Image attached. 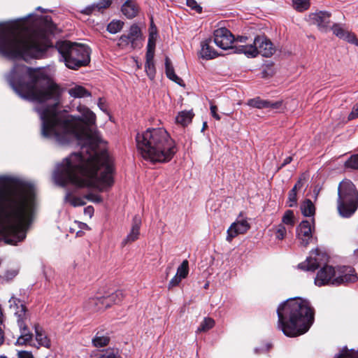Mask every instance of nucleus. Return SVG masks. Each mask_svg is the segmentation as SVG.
Instances as JSON below:
<instances>
[{
  "mask_svg": "<svg viewBox=\"0 0 358 358\" xmlns=\"http://www.w3.org/2000/svg\"><path fill=\"white\" fill-rule=\"evenodd\" d=\"M293 6L298 11L307 10L310 6L309 0H292Z\"/></svg>",
  "mask_w": 358,
  "mask_h": 358,
  "instance_id": "nucleus-38",
  "label": "nucleus"
},
{
  "mask_svg": "<svg viewBox=\"0 0 358 358\" xmlns=\"http://www.w3.org/2000/svg\"><path fill=\"white\" fill-rule=\"evenodd\" d=\"M130 44L131 45V41L129 39L127 35H122L119 38L118 45L120 46L126 47Z\"/></svg>",
  "mask_w": 358,
  "mask_h": 358,
  "instance_id": "nucleus-47",
  "label": "nucleus"
},
{
  "mask_svg": "<svg viewBox=\"0 0 358 358\" xmlns=\"http://www.w3.org/2000/svg\"><path fill=\"white\" fill-rule=\"evenodd\" d=\"M122 14L129 19L135 17L139 12V6L135 0H126L122 5Z\"/></svg>",
  "mask_w": 358,
  "mask_h": 358,
  "instance_id": "nucleus-20",
  "label": "nucleus"
},
{
  "mask_svg": "<svg viewBox=\"0 0 358 358\" xmlns=\"http://www.w3.org/2000/svg\"><path fill=\"white\" fill-rule=\"evenodd\" d=\"M207 127V123L206 122H203V128H202V131Z\"/></svg>",
  "mask_w": 358,
  "mask_h": 358,
  "instance_id": "nucleus-61",
  "label": "nucleus"
},
{
  "mask_svg": "<svg viewBox=\"0 0 358 358\" xmlns=\"http://www.w3.org/2000/svg\"><path fill=\"white\" fill-rule=\"evenodd\" d=\"M271 230L273 231L277 240L282 241L286 236L287 229L282 224L273 226Z\"/></svg>",
  "mask_w": 358,
  "mask_h": 358,
  "instance_id": "nucleus-35",
  "label": "nucleus"
},
{
  "mask_svg": "<svg viewBox=\"0 0 358 358\" xmlns=\"http://www.w3.org/2000/svg\"><path fill=\"white\" fill-rule=\"evenodd\" d=\"M13 182L8 176H0V236L8 244L16 245L26 237V230L34 212L35 189L20 183L7 189Z\"/></svg>",
  "mask_w": 358,
  "mask_h": 358,
  "instance_id": "nucleus-2",
  "label": "nucleus"
},
{
  "mask_svg": "<svg viewBox=\"0 0 358 358\" xmlns=\"http://www.w3.org/2000/svg\"><path fill=\"white\" fill-rule=\"evenodd\" d=\"M155 47H148L147 46V52H146V62H154V55H155Z\"/></svg>",
  "mask_w": 358,
  "mask_h": 358,
  "instance_id": "nucleus-48",
  "label": "nucleus"
},
{
  "mask_svg": "<svg viewBox=\"0 0 358 358\" xmlns=\"http://www.w3.org/2000/svg\"><path fill=\"white\" fill-rule=\"evenodd\" d=\"M142 157L152 163H166L177 152L175 141L164 128H149L136 137Z\"/></svg>",
  "mask_w": 358,
  "mask_h": 358,
  "instance_id": "nucleus-5",
  "label": "nucleus"
},
{
  "mask_svg": "<svg viewBox=\"0 0 358 358\" xmlns=\"http://www.w3.org/2000/svg\"><path fill=\"white\" fill-rule=\"evenodd\" d=\"M315 228V220H303L296 228V237L300 245L306 247L313 239V231Z\"/></svg>",
  "mask_w": 358,
  "mask_h": 358,
  "instance_id": "nucleus-10",
  "label": "nucleus"
},
{
  "mask_svg": "<svg viewBox=\"0 0 358 358\" xmlns=\"http://www.w3.org/2000/svg\"><path fill=\"white\" fill-rule=\"evenodd\" d=\"M85 198L73 196L71 193L67 192L65 196V201L69 203L73 207L82 206L85 205Z\"/></svg>",
  "mask_w": 358,
  "mask_h": 358,
  "instance_id": "nucleus-30",
  "label": "nucleus"
},
{
  "mask_svg": "<svg viewBox=\"0 0 358 358\" xmlns=\"http://www.w3.org/2000/svg\"><path fill=\"white\" fill-rule=\"evenodd\" d=\"M25 320H23V324L20 326L19 324L18 327L20 329V336L17 339L16 344L17 345H27L31 341L32 334L29 332V329L25 325Z\"/></svg>",
  "mask_w": 358,
  "mask_h": 358,
  "instance_id": "nucleus-24",
  "label": "nucleus"
},
{
  "mask_svg": "<svg viewBox=\"0 0 358 358\" xmlns=\"http://www.w3.org/2000/svg\"><path fill=\"white\" fill-rule=\"evenodd\" d=\"M9 307L17 318V324L22 326L23 320L27 319V308L24 302L15 296H12L9 300Z\"/></svg>",
  "mask_w": 358,
  "mask_h": 358,
  "instance_id": "nucleus-15",
  "label": "nucleus"
},
{
  "mask_svg": "<svg viewBox=\"0 0 358 358\" xmlns=\"http://www.w3.org/2000/svg\"><path fill=\"white\" fill-rule=\"evenodd\" d=\"M303 181L302 180V178H300L297 182L295 184V185L293 187L292 189H295V190H297V189H300L303 187Z\"/></svg>",
  "mask_w": 358,
  "mask_h": 358,
  "instance_id": "nucleus-56",
  "label": "nucleus"
},
{
  "mask_svg": "<svg viewBox=\"0 0 358 358\" xmlns=\"http://www.w3.org/2000/svg\"><path fill=\"white\" fill-rule=\"evenodd\" d=\"M18 358H33V355L29 352L20 351L18 352Z\"/></svg>",
  "mask_w": 358,
  "mask_h": 358,
  "instance_id": "nucleus-54",
  "label": "nucleus"
},
{
  "mask_svg": "<svg viewBox=\"0 0 358 358\" xmlns=\"http://www.w3.org/2000/svg\"><path fill=\"white\" fill-rule=\"evenodd\" d=\"M194 114L192 111L184 110L180 112L176 117L178 124L185 127L192 122Z\"/></svg>",
  "mask_w": 358,
  "mask_h": 358,
  "instance_id": "nucleus-28",
  "label": "nucleus"
},
{
  "mask_svg": "<svg viewBox=\"0 0 358 358\" xmlns=\"http://www.w3.org/2000/svg\"><path fill=\"white\" fill-rule=\"evenodd\" d=\"M215 325V320L210 317H205L204 320L200 323L196 333L206 332L211 329Z\"/></svg>",
  "mask_w": 358,
  "mask_h": 358,
  "instance_id": "nucleus-32",
  "label": "nucleus"
},
{
  "mask_svg": "<svg viewBox=\"0 0 358 358\" xmlns=\"http://www.w3.org/2000/svg\"><path fill=\"white\" fill-rule=\"evenodd\" d=\"M187 6L195 10L198 13H201L202 8L200 6L195 0H186Z\"/></svg>",
  "mask_w": 358,
  "mask_h": 358,
  "instance_id": "nucleus-45",
  "label": "nucleus"
},
{
  "mask_svg": "<svg viewBox=\"0 0 358 358\" xmlns=\"http://www.w3.org/2000/svg\"><path fill=\"white\" fill-rule=\"evenodd\" d=\"M214 42L216 45L222 50L232 48L234 41V36L229 30L222 27L215 30Z\"/></svg>",
  "mask_w": 358,
  "mask_h": 358,
  "instance_id": "nucleus-11",
  "label": "nucleus"
},
{
  "mask_svg": "<svg viewBox=\"0 0 358 358\" xmlns=\"http://www.w3.org/2000/svg\"><path fill=\"white\" fill-rule=\"evenodd\" d=\"M210 114H211V115L215 119H216L217 120H220L221 119V117L217 113V106L215 105L211 104L210 107Z\"/></svg>",
  "mask_w": 358,
  "mask_h": 358,
  "instance_id": "nucleus-51",
  "label": "nucleus"
},
{
  "mask_svg": "<svg viewBox=\"0 0 358 358\" xmlns=\"http://www.w3.org/2000/svg\"><path fill=\"white\" fill-rule=\"evenodd\" d=\"M85 308L91 311H99L103 310V306L101 303V299L100 297H92L90 298L85 303Z\"/></svg>",
  "mask_w": 358,
  "mask_h": 358,
  "instance_id": "nucleus-27",
  "label": "nucleus"
},
{
  "mask_svg": "<svg viewBox=\"0 0 358 358\" xmlns=\"http://www.w3.org/2000/svg\"><path fill=\"white\" fill-rule=\"evenodd\" d=\"M145 70L148 76L151 79H154L156 73L155 66L154 62H145Z\"/></svg>",
  "mask_w": 358,
  "mask_h": 358,
  "instance_id": "nucleus-41",
  "label": "nucleus"
},
{
  "mask_svg": "<svg viewBox=\"0 0 358 358\" xmlns=\"http://www.w3.org/2000/svg\"><path fill=\"white\" fill-rule=\"evenodd\" d=\"M3 315L2 313V310L0 308V324H1L3 323Z\"/></svg>",
  "mask_w": 358,
  "mask_h": 358,
  "instance_id": "nucleus-60",
  "label": "nucleus"
},
{
  "mask_svg": "<svg viewBox=\"0 0 358 358\" xmlns=\"http://www.w3.org/2000/svg\"><path fill=\"white\" fill-rule=\"evenodd\" d=\"M84 213L91 217L94 214V208L92 206H88L85 208Z\"/></svg>",
  "mask_w": 358,
  "mask_h": 358,
  "instance_id": "nucleus-55",
  "label": "nucleus"
},
{
  "mask_svg": "<svg viewBox=\"0 0 358 358\" xmlns=\"http://www.w3.org/2000/svg\"><path fill=\"white\" fill-rule=\"evenodd\" d=\"M297 202V197H296V190L292 189L288 194V206L289 207H293L296 206Z\"/></svg>",
  "mask_w": 358,
  "mask_h": 358,
  "instance_id": "nucleus-44",
  "label": "nucleus"
},
{
  "mask_svg": "<svg viewBox=\"0 0 358 358\" xmlns=\"http://www.w3.org/2000/svg\"><path fill=\"white\" fill-rule=\"evenodd\" d=\"M4 341V334L3 331H2L1 328L0 327V345L3 343Z\"/></svg>",
  "mask_w": 358,
  "mask_h": 358,
  "instance_id": "nucleus-58",
  "label": "nucleus"
},
{
  "mask_svg": "<svg viewBox=\"0 0 358 358\" xmlns=\"http://www.w3.org/2000/svg\"><path fill=\"white\" fill-rule=\"evenodd\" d=\"M17 274V271L16 270L8 271L5 273V277L7 280H10L14 278Z\"/></svg>",
  "mask_w": 358,
  "mask_h": 358,
  "instance_id": "nucleus-53",
  "label": "nucleus"
},
{
  "mask_svg": "<svg viewBox=\"0 0 358 358\" xmlns=\"http://www.w3.org/2000/svg\"><path fill=\"white\" fill-rule=\"evenodd\" d=\"M292 161V157H287L285 159L283 163L282 164V166H284L288 164H289Z\"/></svg>",
  "mask_w": 358,
  "mask_h": 358,
  "instance_id": "nucleus-57",
  "label": "nucleus"
},
{
  "mask_svg": "<svg viewBox=\"0 0 358 358\" xmlns=\"http://www.w3.org/2000/svg\"><path fill=\"white\" fill-rule=\"evenodd\" d=\"M255 351L256 353H259L261 351V350L259 349V348H255Z\"/></svg>",
  "mask_w": 358,
  "mask_h": 358,
  "instance_id": "nucleus-62",
  "label": "nucleus"
},
{
  "mask_svg": "<svg viewBox=\"0 0 358 358\" xmlns=\"http://www.w3.org/2000/svg\"><path fill=\"white\" fill-rule=\"evenodd\" d=\"M69 94L75 99H80L91 96V93L83 86L75 85L68 90Z\"/></svg>",
  "mask_w": 358,
  "mask_h": 358,
  "instance_id": "nucleus-25",
  "label": "nucleus"
},
{
  "mask_svg": "<svg viewBox=\"0 0 358 358\" xmlns=\"http://www.w3.org/2000/svg\"><path fill=\"white\" fill-rule=\"evenodd\" d=\"M328 260V255L325 252L316 248L310 251L306 259L299 264L297 267L302 271H314L319 267L322 266L315 278V284L318 287L327 285H333V281L336 277V272L334 267L327 265Z\"/></svg>",
  "mask_w": 358,
  "mask_h": 358,
  "instance_id": "nucleus-6",
  "label": "nucleus"
},
{
  "mask_svg": "<svg viewBox=\"0 0 358 358\" xmlns=\"http://www.w3.org/2000/svg\"><path fill=\"white\" fill-rule=\"evenodd\" d=\"M141 226V218L139 215H136L133 217L131 228L127 236L122 241V245L124 246L128 243L134 242L138 240L140 235V228Z\"/></svg>",
  "mask_w": 358,
  "mask_h": 358,
  "instance_id": "nucleus-18",
  "label": "nucleus"
},
{
  "mask_svg": "<svg viewBox=\"0 0 358 358\" xmlns=\"http://www.w3.org/2000/svg\"><path fill=\"white\" fill-rule=\"evenodd\" d=\"M124 23L120 20H113L107 26V31L115 34L119 32L123 27Z\"/></svg>",
  "mask_w": 358,
  "mask_h": 358,
  "instance_id": "nucleus-37",
  "label": "nucleus"
},
{
  "mask_svg": "<svg viewBox=\"0 0 358 358\" xmlns=\"http://www.w3.org/2000/svg\"><path fill=\"white\" fill-rule=\"evenodd\" d=\"M103 310L110 307L113 303V301L109 299V295L106 296H101Z\"/></svg>",
  "mask_w": 358,
  "mask_h": 358,
  "instance_id": "nucleus-49",
  "label": "nucleus"
},
{
  "mask_svg": "<svg viewBox=\"0 0 358 358\" xmlns=\"http://www.w3.org/2000/svg\"><path fill=\"white\" fill-rule=\"evenodd\" d=\"M345 166L353 169H358V155L351 156L345 162Z\"/></svg>",
  "mask_w": 358,
  "mask_h": 358,
  "instance_id": "nucleus-43",
  "label": "nucleus"
},
{
  "mask_svg": "<svg viewBox=\"0 0 358 358\" xmlns=\"http://www.w3.org/2000/svg\"><path fill=\"white\" fill-rule=\"evenodd\" d=\"M234 48L236 53H243L249 58L255 57L258 55L264 57H270L275 52L273 43L264 35L257 36L252 44L236 45Z\"/></svg>",
  "mask_w": 358,
  "mask_h": 358,
  "instance_id": "nucleus-9",
  "label": "nucleus"
},
{
  "mask_svg": "<svg viewBox=\"0 0 358 358\" xmlns=\"http://www.w3.org/2000/svg\"><path fill=\"white\" fill-rule=\"evenodd\" d=\"M189 271V262L187 259H185L178 267L176 274L169 281L168 284V289H171L172 288L179 285L182 280L187 277Z\"/></svg>",
  "mask_w": 358,
  "mask_h": 358,
  "instance_id": "nucleus-16",
  "label": "nucleus"
},
{
  "mask_svg": "<svg viewBox=\"0 0 358 358\" xmlns=\"http://www.w3.org/2000/svg\"><path fill=\"white\" fill-rule=\"evenodd\" d=\"M301 210L305 217H313L315 213V208L310 199H306L301 205Z\"/></svg>",
  "mask_w": 358,
  "mask_h": 358,
  "instance_id": "nucleus-29",
  "label": "nucleus"
},
{
  "mask_svg": "<svg viewBox=\"0 0 358 358\" xmlns=\"http://www.w3.org/2000/svg\"><path fill=\"white\" fill-rule=\"evenodd\" d=\"M358 117V102L354 106L351 113L348 115V120H352Z\"/></svg>",
  "mask_w": 358,
  "mask_h": 358,
  "instance_id": "nucleus-50",
  "label": "nucleus"
},
{
  "mask_svg": "<svg viewBox=\"0 0 358 358\" xmlns=\"http://www.w3.org/2000/svg\"><path fill=\"white\" fill-rule=\"evenodd\" d=\"M278 326L288 337H296L308 331L314 322L315 310L309 301L291 298L277 309Z\"/></svg>",
  "mask_w": 358,
  "mask_h": 358,
  "instance_id": "nucleus-4",
  "label": "nucleus"
},
{
  "mask_svg": "<svg viewBox=\"0 0 358 358\" xmlns=\"http://www.w3.org/2000/svg\"><path fill=\"white\" fill-rule=\"evenodd\" d=\"M124 298V292L122 290H117L114 293L109 295V299L113 301L114 304L120 303L122 301Z\"/></svg>",
  "mask_w": 358,
  "mask_h": 358,
  "instance_id": "nucleus-40",
  "label": "nucleus"
},
{
  "mask_svg": "<svg viewBox=\"0 0 358 358\" xmlns=\"http://www.w3.org/2000/svg\"><path fill=\"white\" fill-rule=\"evenodd\" d=\"M157 32L156 27L151 23V27L149 33V38L148 41V47H155Z\"/></svg>",
  "mask_w": 358,
  "mask_h": 358,
  "instance_id": "nucleus-39",
  "label": "nucleus"
},
{
  "mask_svg": "<svg viewBox=\"0 0 358 358\" xmlns=\"http://www.w3.org/2000/svg\"><path fill=\"white\" fill-rule=\"evenodd\" d=\"M103 358H122L119 350L117 349H107L104 354L102 355Z\"/></svg>",
  "mask_w": 358,
  "mask_h": 358,
  "instance_id": "nucleus-42",
  "label": "nucleus"
},
{
  "mask_svg": "<svg viewBox=\"0 0 358 358\" xmlns=\"http://www.w3.org/2000/svg\"><path fill=\"white\" fill-rule=\"evenodd\" d=\"M334 358H358V351L354 350H349L346 346L343 347Z\"/></svg>",
  "mask_w": 358,
  "mask_h": 358,
  "instance_id": "nucleus-34",
  "label": "nucleus"
},
{
  "mask_svg": "<svg viewBox=\"0 0 358 358\" xmlns=\"http://www.w3.org/2000/svg\"><path fill=\"white\" fill-rule=\"evenodd\" d=\"M200 55L203 59H212L217 57V52L210 45V41L201 42Z\"/></svg>",
  "mask_w": 358,
  "mask_h": 358,
  "instance_id": "nucleus-23",
  "label": "nucleus"
},
{
  "mask_svg": "<svg viewBox=\"0 0 358 358\" xmlns=\"http://www.w3.org/2000/svg\"><path fill=\"white\" fill-rule=\"evenodd\" d=\"M54 29L50 16L38 18L34 26L22 31L14 24L0 23V55L9 59L41 58L53 46Z\"/></svg>",
  "mask_w": 358,
  "mask_h": 358,
  "instance_id": "nucleus-3",
  "label": "nucleus"
},
{
  "mask_svg": "<svg viewBox=\"0 0 358 358\" xmlns=\"http://www.w3.org/2000/svg\"><path fill=\"white\" fill-rule=\"evenodd\" d=\"M336 272V277L333 281V285H346L355 282L358 279L355 269L351 266L338 267Z\"/></svg>",
  "mask_w": 358,
  "mask_h": 358,
  "instance_id": "nucleus-12",
  "label": "nucleus"
},
{
  "mask_svg": "<svg viewBox=\"0 0 358 358\" xmlns=\"http://www.w3.org/2000/svg\"><path fill=\"white\" fill-rule=\"evenodd\" d=\"M85 198L87 200H90V201H91L94 203H101L103 201L101 196L94 194L92 193H90V194L85 195Z\"/></svg>",
  "mask_w": 358,
  "mask_h": 358,
  "instance_id": "nucleus-46",
  "label": "nucleus"
},
{
  "mask_svg": "<svg viewBox=\"0 0 358 358\" xmlns=\"http://www.w3.org/2000/svg\"><path fill=\"white\" fill-rule=\"evenodd\" d=\"M165 71L166 76L170 80L180 86L184 85L183 80L175 73L172 63L168 57H166L165 58Z\"/></svg>",
  "mask_w": 358,
  "mask_h": 358,
  "instance_id": "nucleus-22",
  "label": "nucleus"
},
{
  "mask_svg": "<svg viewBox=\"0 0 358 358\" xmlns=\"http://www.w3.org/2000/svg\"><path fill=\"white\" fill-rule=\"evenodd\" d=\"M331 29L332 30L333 34L338 38L345 40L352 44H358V41L355 34L346 30L343 24L334 23Z\"/></svg>",
  "mask_w": 358,
  "mask_h": 358,
  "instance_id": "nucleus-17",
  "label": "nucleus"
},
{
  "mask_svg": "<svg viewBox=\"0 0 358 358\" xmlns=\"http://www.w3.org/2000/svg\"><path fill=\"white\" fill-rule=\"evenodd\" d=\"M250 228V225L248 220L241 217V215L233 222L227 230V236L226 240L231 242L234 238L239 234H245Z\"/></svg>",
  "mask_w": 358,
  "mask_h": 358,
  "instance_id": "nucleus-13",
  "label": "nucleus"
},
{
  "mask_svg": "<svg viewBox=\"0 0 358 358\" xmlns=\"http://www.w3.org/2000/svg\"><path fill=\"white\" fill-rule=\"evenodd\" d=\"M247 40H248V37H246V36H239L237 38V41L241 43H245V42H246Z\"/></svg>",
  "mask_w": 358,
  "mask_h": 358,
  "instance_id": "nucleus-59",
  "label": "nucleus"
},
{
  "mask_svg": "<svg viewBox=\"0 0 358 358\" xmlns=\"http://www.w3.org/2000/svg\"><path fill=\"white\" fill-rule=\"evenodd\" d=\"M55 47L69 69H77L90 62V50L85 45L62 41H58Z\"/></svg>",
  "mask_w": 358,
  "mask_h": 358,
  "instance_id": "nucleus-7",
  "label": "nucleus"
},
{
  "mask_svg": "<svg viewBox=\"0 0 358 358\" xmlns=\"http://www.w3.org/2000/svg\"><path fill=\"white\" fill-rule=\"evenodd\" d=\"M111 4V0H100L98 3L92 4L90 6H87L82 13L90 15L92 13L94 10H97L98 11L101 10L102 9H105L109 7Z\"/></svg>",
  "mask_w": 358,
  "mask_h": 358,
  "instance_id": "nucleus-26",
  "label": "nucleus"
},
{
  "mask_svg": "<svg viewBox=\"0 0 358 358\" xmlns=\"http://www.w3.org/2000/svg\"><path fill=\"white\" fill-rule=\"evenodd\" d=\"M97 105H98V107L100 108V110H101L103 112H107L106 104L105 101L103 99H101V98L99 99Z\"/></svg>",
  "mask_w": 358,
  "mask_h": 358,
  "instance_id": "nucleus-52",
  "label": "nucleus"
},
{
  "mask_svg": "<svg viewBox=\"0 0 358 358\" xmlns=\"http://www.w3.org/2000/svg\"><path fill=\"white\" fill-rule=\"evenodd\" d=\"M92 343L95 347H104L109 343V338L106 336L99 335V333H97L95 337L92 339Z\"/></svg>",
  "mask_w": 358,
  "mask_h": 358,
  "instance_id": "nucleus-36",
  "label": "nucleus"
},
{
  "mask_svg": "<svg viewBox=\"0 0 358 358\" xmlns=\"http://www.w3.org/2000/svg\"><path fill=\"white\" fill-rule=\"evenodd\" d=\"M35 338L39 346H43L46 348H50L51 343L50 340L47 336L43 328L39 325L35 326Z\"/></svg>",
  "mask_w": 358,
  "mask_h": 358,
  "instance_id": "nucleus-21",
  "label": "nucleus"
},
{
  "mask_svg": "<svg viewBox=\"0 0 358 358\" xmlns=\"http://www.w3.org/2000/svg\"><path fill=\"white\" fill-rule=\"evenodd\" d=\"M131 41L132 48L135 47L136 42L141 38V30L138 25L132 24L130 27L129 33L127 34Z\"/></svg>",
  "mask_w": 358,
  "mask_h": 358,
  "instance_id": "nucleus-31",
  "label": "nucleus"
},
{
  "mask_svg": "<svg viewBox=\"0 0 358 358\" xmlns=\"http://www.w3.org/2000/svg\"><path fill=\"white\" fill-rule=\"evenodd\" d=\"M247 104L250 107L257 108L259 109H278L282 106V101H271L268 100H263L259 97H256L249 99L247 102Z\"/></svg>",
  "mask_w": 358,
  "mask_h": 358,
  "instance_id": "nucleus-19",
  "label": "nucleus"
},
{
  "mask_svg": "<svg viewBox=\"0 0 358 358\" xmlns=\"http://www.w3.org/2000/svg\"><path fill=\"white\" fill-rule=\"evenodd\" d=\"M282 224L287 227H292L295 224V217L294 212L291 210H287L285 212L282 217Z\"/></svg>",
  "mask_w": 358,
  "mask_h": 358,
  "instance_id": "nucleus-33",
  "label": "nucleus"
},
{
  "mask_svg": "<svg viewBox=\"0 0 358 358\" xmlns=\"http://www.w3.org/2000/svg\"><path fill=\"white\" fill-rule=\"evenodd\" d=\"M6 79L22 99L36 103L35 111L41 121V134L62 145L77 141L80 152L71 154L58 164L53 180L59 186L94 187L100 192L114 183L113 159L99 147L104 142L93 127L95 113L84 105H78V116L59 110L62 90L43 71L15 64Z\"/></svg>",
  "mask_w": 358,
  "mask_h": 358,
  "instance_id": "nucleus-1",
  "label": "nucleus"
},
{
  "mask_svg": "<svg viewBox=\"0 0 358 358\" xmlns=\"http://www.w3.org/2000/svg\"><path fill=\"white\" fill-rule=\"evenodd\" d=\"M331 13L327 11H317L308 15L310 24H315L318 29L327 32L329 29Z\"/></svg>",
  "mask_w": 358,
  "mask_h": 358,
  "instance_id": "nucleus-14",
  "label": "nucleus"
},
{
  "mask_svg": "<svg viewBox=\"0 0 358 358\" xmlns=\"http://www.w3.org/2000/svg\"><path fill=\"white\" fill-rule=\"evenodd\" d=\"M338 210L341 216L350 217L358 207V192L349 180H343L338 189Z\"/></svg>",
  "mask_w": 358,
  "mask_h": 358,
  "instance_id": "nucleus-8",
  "label": "nucleus"
},
{
  "mask_svg": "<svg viewBox=\"0 0 358 358\" xmlns=\"http://www.w3.org/2000/svg\"><path fill=\"white\" fill-rule=\"evenodd\" d=\"M0 358H7V357L5 356H0Z\"/></svg>",
  "mask_w": 358,
  "mask_h": 358,
  "instance_id": "nucleus-64",
  "label": "nucleus"
},
{
  "mask_svg": "<svg viewBox=\"0 0 358 358\" xmlns=\"http://www.w3.org/2000/svg\"><path fill=\"white\" fill-rule=\"evenodd\" d=\"M37 10H43V9L41 7H40V6L37 8Z\"/></svg>",
  "mask_w": 358,
  "mask_h": 358,
  "instance_id": "nucleus-63",
  "label": "nucleus"
}]
</instances>
